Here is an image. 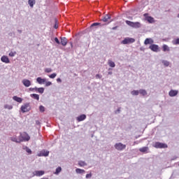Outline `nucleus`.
<instances>
[{
  "instance_id": "38",
  "label": "nucleus",
  "mask_w": 179,
  "mask_h": 179,
  "mask_svg": "<svg viewBox=\"0 0 179 179\" xmlns=\"http://www.w3.org/2000/svg\"><path fill=\"white\" fill-rule=\"evenodd\" d=\"M56 76H57V73H53L51 75H49V78H50V79H54L56 78Z\"/></svg>"
},
{
  "instance_id": "20",
  "label": "nucleus",
  "mask_w": 179,
  "mask_h": 179,
  "mask_svg": "<svg viewBox=\"0 0 179 179\" xmlns=\"http://www.w3.org/2000/svg\"><path fill=\"white\" fill-rule=\"evenodd\" d=\"M13 100H14V101H17V103H22L23 101V99H22L17 96H14L13 97Z\"/></svg>"
},
{
  "instance_id": "19",
  "label": "nucleus",
  "mask_w": 179,
  "mask_h": 179,
  "mask_svg": "<svg viewBox=\"0 0 179 179\" xmlns=\"http://www.w3.org/2000/svg\"><path fill=\"white\" fill-rule=\"evenodd\" d=\"M10 141H12V142H15V143H20V138L18 137H16V136H13V137L10 138Z\"/></svg>"
},
{
  "instance_id": "50",
  "label": "nucleus",
  "mask_w": 179,
  "mask_h": 179,
  "mask_svg": "<svg viewBox=\"0 0 179 179\" xmlns=\"http://www.w3.org/2000/svg\"><path fill=\"white\" fill-rule=\"evenodd\" d=\"M17 31H18V33H20V34H22V30L17 29Z\"/></svg>"
},
{
  "instance_id": "39",
  "label": "nucleus",
  "mask_w": 179,
  "mask_h": 179,
  "mask_svg": "<svg viewBox=\"0 0 179 179\" xmlns=\"http://www.w3.org/2000/svg\"><path fill=\"white\" fill-rule=\"evenodd\" d=\"M45 72H46V73H50L52 72V69L51 68H47L45 69Z\"/></svg>"
},
{
  "instance_id": "36",
  "label": "nucleus",
  "mask_w": 179,
  "mask_h": 179,
  "mask_svg": "<svg viewBox=\"0 0 179 179\" xmlns=\"http://www.w3.org/2000/svg\"><path fill=\"white\" fill-rule=\"evenodd\" d=\"M39 110L41 113H44V111H45V108L43 106H40Z\"/></svg>"
},
{
  "instance_id": "26",
  "label": "nucleus",
  "mask_w": 179,
  "mask_h": 179,
  "mask_svg": "<svg viewBox=\"0 0 179 179\" xmlns=\"http://www.w3.org/2000/svg\"><path fill=\"white\" fill-rule=\"evenodd\" d=\"M172 44L173 45H179V38L173 39Z\"/></svg>"
},
{
  "instance_id": "49",
  "label": "nucleus",
  "mask_w": 179,
  "mask_h": 179,
  "mask_svg": "<svg viewBox=\"0 0 179 179\" xmlns=\"http://www.w3.org/2000/svg\"><path fill=\"white\" fill-rule=\"evenodd\" d=\"M54 27H55V29H58V26H57V24H55V26H54Z\"/></svg>"
},
{
  "instance_id": "3",
  "label": "nucleus",
  "mask_w": 179,
  "mask_h": 179,
  "mask_svg": "<svg viewBox=\"0 0 179 179\" xmlns=\"http://www.w3.org/2000/svg\"><path fill=\"white\" fill-rule=\"evenodd\" d=\"M20 110L22 113H29V111H30V110H31V106H30V103H24L21 106Z\"/></svg>"
},
{
  "instance_id": "28",
  "label": "nucleus",
  "mask_w": 179,
  "mask_h": 179,
  "mask_svg": "<svg viewBox=\"0 0 179 179\" xmlns=\"http://www.w3.org/2000/svg\"><path fill=\"white\" fill-rule=\"evenodd\" d=\"M78 166L80 167H85V166H87V164L85 161H79Z\"/></svg>"
},
{
  "instance_id": "42",
  "label": "nucleus",
  "mask_w": 179,
  "mask_h": 179,
  "mask_svg": "<svg viewBox=\"0 0 179 179\" xmlns=\"http://www.w3.org/2000/svg\"><path fill=\"white\" fill-rule=\"evenodd\" d=\"M55 43H57V44H61V42H59V40L58 39V38H55Z\"/></svg>"
},
{
  "instance_id": "47",
  "label": "nucleus",
  "mask_w": 179,
  "mask_h": 179,
  "mask_svg": "<svg viewBox=\"0 0 179 179\" xmlns=\"http://www.w3.org/2000/svg\"><path fill=\"white\" fill-rule=\"evenodd\" d=\"M178 158L177 156H174L173 158H171V160H176Z\"/></svg>"
},
{
  "instance_id": "12",
  "label": "nucleus",
  "mask_w": 179,
  "mask_h": 179,
  "mask_svg": "<svg viewBox=\"0 0 179 179\" xmlns=\"http://www.w3.org/2000/svg\"><path fill=\"white\" fill-rule=\"evenodd\" d=\"M22 83L25 87H30V86H31V82L27 79L22 80Z\"/></svg>"
},
{
  "instance_id": "30",
  "label": "nucleus",
  "mask_w": 179,
  "mask_h": 179,
  "mask_svg": "<svg viewBox=\"0 0 179 179\" xmlns=\"http://www.w3.org/2000/svg\"><path fill=\"white\" fill-rule=\"evenodd\" d=\"M111 19V16H110L109 15H105V17L102 19V22H108V20Z\"/></svg>"
},
{
  "instance_id": "22",
  "label": "nucleus",
  "mask_w": 179,
  "mask_h": 179,
  "mask_svg": "<svg viewBox=\"0 0 179 179\" xmlns=\"http://www.w3.org/2000/svg\"><path fill=\"white\" fill-rule=\"evenodd\" d=\"M30 97H31L32 99H34V100H37L38 101V100H40V95L37 94H30Z\"/></svg>"
},
{
  "instance_id": "35",
  "label": "nucleus",
  "mask_w": 179,
  "mask_h": 179,
  "mask_svg": "<svg viewBox=\"0 0 179 179\" xmlns=\"http://www.w3.org/2000/svg\"><path fill=\"white\" fill-rule=\"evenodd\" d=\"M60 171H62V168H61V166H59L56 169L55 174H59Z\"/></svg>"
},
{
  "instance_id": "34",
  "label": "nucleus",
  "mask_w": 179,
  "mask_h": 179,
  "mask_svg": "<svg viewBox=\"0 0 179 179\" xmlns=\"http://www.w3.org/2000/svg\"><path fill=\"white\" fill-rule=\"evenodd\" d=\"M163 65H164V66L167 67L170 65V62L167 61V60H162V61Z\"/></svg>"
},
{
  "instance_id": "52",
  "label": "nucleus",
  "mask_w": 179,
  "mask_h": 179,
  "mask_svg": "<svg viewBox=\"0 0 179 179\" xmlns=\"http://www.w3.org/2000/svg\"><path fill=\"white\" fill-rule=\"evenodd\" d=\"M36 124H37V125H38V124H40V122L36 121Z\"/></svg>"
},
{
  "instance_id": "8",
  "label": "nucleus",
  "mask_w": 179,
  "mask_h": 179,
  "mask_svg": "<svg viewBox=\"0 0 179 179\" xmlns=\"http://www.w3.org/2000/svg\"><path fill=\"white\" fill-rule=\"evenodd\" d=\"M149 49L153 51V52H159L160 51V48L157 44H152L149 46Z\"/></svg>"
},
{
  "instance_id": "43",
  "label": "nucleus",
  "mask_w": 179,
  "mask_h": 179,
  "mask_svg": "<svg viewBox=\"0 0 179 179\" xmlns=\"http://www.w3.org/2000/svg\"><path fill=\"white\" fill-rule=\"evenodd\" d=\"M120 113H121V108H117V110L115 111V114H120Z\"/></svg>"
},
{
  "instance_id": "31",
  "label": "nucleus",
  "mask_w": 179,
  "mask_h": 179,
  "mask_svg": "<svg viewBox=\"0 0 179 179\" xmlns=\"http://www.w3.org/2000/svg\"><path fill=\"white\" fill-rule=\"evenodd\" d=\"M3 107L6 110H12L13 108V106L9 104H5Z\"/></svg>"
},
{
  "instance_id": "18",
  "label": "nucleus",
  "mask_w": 179,
  "mask_h": 179,
  "mask_svg": "<svg viewBox=\"0 0 179 179\" xmlns=\"http://www.w3.org/2000/svg\"><path fill=\"white\" fill-rule=\"evenodd\" d=\"M60 43L62 44V45H63V47H65V45L68 44V39H66V38L65 37H62Z\"/></svg>"
},
{
  "instance_id": "9",
  "label": "nucleus",
  "mask_w": 179,
  "mask_h": 179,
  "mask_svg": "<svg viewBox=\"0 0 179 179\" xmlns=\"http://www.w3.org/2000/svg\"><path fill=\"white\" fill-rule=\"evenodd\" d=\"M29 90H31V92H34V90H35V92H38V93H40L41 94H43V93H44V87H35L34 88H30Z\"/></svg>"
},
{
  "instance_id": "11",
  "label": "nucleus",
  "mask_w": 179,
  "mask_h": 179,
  "mask_svg": "<svg viewBox=\"0 0 179 179\" xmlns=\"http://www.w3.org/2000/svg\"><path fill=\"white\" fill-rule=\"evenodd\" d=\"M45 173L44 171H35L33 172V174L36 177H41V176H44Z\"/></svg>"
},
{
  "instance_id": "1",
  "label": "nucleus",
  "mask_w": 179,
  "mask_h": 179,
  "mask_svg": "<svg viewBox=\"0 0 179 179\" xmlns=\"http://www.w3.org/2000/svg\"><path fill=\"white\" fill-rule=\"evenodd\" d=\"M125 23L130 27H133V29H141L142 27V24L139 22H134L129 20H126Z\"/></svg>"
},
{
  "instance_id": "16",
  "label": "nucleus",
  "mask_w": 179,
  "mask_h": 179,
  "mask_svg": "<svg viewBox=\"0 0 179 179\" xmlns=\"http://www.w3.org/2000/svg\"><path fill=\"white\" fill-rule=\"evenodd\" d=\"M153 43H155V41H153L151 38H145V41H144V44L145 45H148V44H153Z\"/></svg>"
},
{
  "instance_id": "27",
  "label": "nucleus",
  "mask_w": 179,
  "mask_h": 179,
  "mask_svg": "<svg viewBox=\"0 0 179 179\" xmlns=\"http://www.w3.org/2000/svg\"><path fill=\"white\" fill-rule=\"evenodd\" d=\"M139 94H141L142 96H147L148 95V92L145 90H139Z\"/></svg>"
},
{
  "instance_id": "14",
  "label": "nucleus",
  "mask_w": 179,
  "mask_h": 179,
  "mask_svg": "<svg viewBox=\"0 0 179 179\" xmlns=\"http://www.w3.org/2000/svg\"><path fill=\"white\" fill-rule=\"evenodd\" d=\"M47 81L46 78H41V77H38L36 78V82L39 84V85H44V83H45V82Z\"/></svg>"
},
{
  "instance_id": "46",
  "label": "nucleus",
  "mask_w": 179,
  "mask_h": 179,
  "mask_svg": "<svg viewBox=\"0 0 179 179\" xmlns=\"http://www.w3.org/2000/svg\"><path fill=\"white\" fill-rule=\"evenodd\" d=\"M57 83H61L62 82V80H61V78H57Z\"/></svg>"
},
{
  "instance_id": "32",
  "label": "nucleus",
  "mask_w": 179,
  "mask_h": 179,
  "mask_svg": "<svg viewBox=\"0 0 179 179\" xmlns=\"http://www.w3.org/2000/svg\"><path fill=\"white\" fill-rule=\"evenodd\" d=\"M131 94L132 96H138L139 95V90H133L131 92Z\"/></svg>"
},
{
  "instance_id": "51",
  "label": "nucleus",
  "mask_w": 179,
  "mask_h": 179,
  "mask_svg": "<svg viewBox=\"0 0 179 179\" xmlns=\"http://www.w3.org/2000/svg\"><path fill=\"white\" fill-rule=\"evenodd\" d=\"M108 75H113V72L109 71V72L108 73Z\"/></svg>"
},
{
  "instance_id": "10",
  "label": "nucleus",
  "mask_w": 179,
  "mask_h": 179,
  "mask_svg": "<svg viewBox=\"0 0 179 179\" xmlns=\"http://www.w3.org/2000/svg\"><path fill=\"white\" fill-rule=\"evenodd\" d=\"M178 94V90H171L169 92V96L170 97H176Z\"/></svg>"
},
{
  "instance_id": "44",
  "label": "nucleus",
  "mask_w": 179,
  "mask_h": 179,
  "mask_svg": "<svg viewBox=\"0 0 179 179\" xmlns=\"http://www.w3.org/2000/svg\"><path fill=\"white\" fill-rule=\"evenodd\" d=\"M86 178H92V173H88L86 175Z\"/></svg>"
},
{
  "instance_id": "40",
  "label": "nucleus",
  "mask_w": 179,
  "mask_h": 179,
  "mask_svg": "<svg viewBox=\"0 0 179 179\" xmlns=\"http://www.w3.org/2000/svg\"><path fill=\"white\" fill-rule=\"evenodd\" d=\"M45 83L46 87H48V86H51V85H52V83H51L50 81H45Z\"/></svg>"
},
{
  "instance_id": "13",
  "label": "nucleus",
  "mask_w": 179,
  "mask_h": 179,
  "mask_svg": "<svg viewBox=\"0 0 179 179\" xmlns=\"http://www.w3.org/2000/svg\"><path fill=\"white\" fill-rule=\"evenodd\" d=\"M1 62H3L4 64H9L10 62V60H9V57L6 55H3L1 57Z\"/></svg>"
},
{
  "instance_id": "17",
  "label": "nucleus",
  "mask_w": 179,
  "mask_h": 179,
  "mask_svg": "<svg viewBox=\"0 0 179 179\" xmlns=\"http://www.w3.org/2000/svg\"><path fill=\"white\" fill-rule=\"evenodd\" d=\"M76 120L77 121H78V122L85 121V120H86V115L85 114L80 115V116L77 117Z\"/></svg>"
},
{
  "instance_id": "7",
  "label": "nucleus",
  "mask_w": 179,
  "mask_h": 179,
  "mask_svg": "<svg viewBox=\"0 0 179 179\" xmlns=\"http://www.w3.org/2000/svg\"><path fill=\"white\" fill-rule=\"evenodd\" d=\"M50 155V151L45 150H42L40 152L37 154L38 157H47Z\"/></svg>"
},
{
  "instance_id": "6",
  "label": "nucleus",
  "mask_w": 179,
  "mask_h": 179,
  "mask_svg": "<svg viewBox=\"0 0 179 179\" xmlns=\"http://www.w3.org/2000/svg\"><path fill=\"white\" fill-rule=\"evenodd\" d=\"M135 41V38L127 37L123 41H122V44H132Z\"/></svg>"
},
{
  "instance_id": "2",
  "label": "nucleus",
  "mask_w": 179,
  "mask_h": 179,
  "mask_svg": "<svg viewBox=\"0 0 179 179\" xmlns=\"http://www.w3.org/2000/svg\"><path fill=\"white\" fill-rule=\"evenodd\" d=\"M20 142H29L30 141V136L26 132L20 133L19 136Z\"/></svg>"
},
{
  "instance_id": "24",
  "label": "nucleus",
  "mask_w": 179,
  "mask_h": 179,
  "mask_svg": "<svg viewBox=\"0 0 179 179\" xmlns=\"http://www.w3.org/2000/svg\"><path fill=\"white\" fill-rule=\"evenodd\" d=\"M76 173L77 174H83L85 173V169H81L78 168L76 169Z\"/></svg>"
},
{
  "instance_id": "41",
  "label": "nucleus",
  "mask_w": 179,
  "mask_h": 179,
  "mask_svg": "<svg viewBox=\"0 0 179 179\" xmlns=\"http://www.w3.org/2000/svg\"><path fill=\"white\" fill-rule=\"evenodd\" d=\"M96 26H100V23L99 22H94L92 24H91V27H94Z\"/></svg>"
},
{
  "instance_id": "48",
  "label": "nucleus",
  "mask_w": 179,
  "mask_h": 179,
  "mask_svg": "<svg viewBox=\"0 0 179 179\" xmlns=\"http://www.w3.org/2000/svg\"><path fill=\"white\" fill-rule=\"evenodd\" d=\"M117 27H114L112 28V30H117Z\"/></svg>"
},
{
  "instance_id": "15",
  "label": "nucleus",
  "mask_w": 179,
  "mask_h": 179,
  "mask_svg": "<svg viewBox=\"0 0 179 179\" xmlns=\"http://www.w3.org/2000/svg\"><path fill=\"white\" fill-rule=\"evenodd\" d=\"M144 16H145L146 20L148 22V23H154L155 22V19L152 17H151V16L146 17V16H148V14H144Z\"/></svg>"
},
{
  "instance_id": "29",
  "label": "nucleus",
  "mask_w": 179,
  "mask_h": 179,
  "mask_svg": "<svg viewBox=\"0 0 179 179\" xmlns=\"http://www.w3.org/2000/svg\"><path fill=\"white\" fill-rule=\"evenodd\" d=\"M108 64L109 65V66H110V68H115V63H114V62L111 60L108 61Z\"/></svg>"
},
{
  "instance_id": "55",
  "label": "nucleus",
  "mask_w": 179,
  "mask_h": 179,
  "mask_svg": "<svg viewBox=\"0 0 179 179\" xmlns=\"http://www.w3.org/2000/svg\"><path fill=\"white\" fill-rule=\"evenodd\" d=\"M135 143H136V141L134 142V145H135Z\"/></svg>"
},
{
  "instance_id": "4",
  "label": "nucleus",
  "mask_w": 179,
  "mask_h": 179,
  "mask_svg": "<svg viewBox=\"0 0 179 179\" xmlns=\"http://www.w3.org/2000/svg\"><path fill=\"white\" fill-rule=\"evenodd\" d=\"M115 149L116 150H119V152H122V150L127 148V145L125 144H122V143H117L114 145Z\"/></svg>"
},
{
  "instance_id": "5",
  "label": "nucleus",
  "mask_w": 179,
  "mask_h": 179,
  "mask_svg": "<svg viewBox=\"0 0 179 179\" xmlns=\"http://www.w3.org/2000/svg\"><path fill=\"white\" fill-rule=\"evenodd\" d=\"M155 148H156L157 149H166L168 148V146H167V144L166 143L156 142L155 143Z\"/></svg>"
},
{
  "instance_id": "23",
  "label": "nucleus",
  "mask_w": 179,
  "mask_h": 179,
  "mask_svg": "<svg viewBox=\"0 0 179 179\" xmlns=\"http://www.w3.org/2000/svg\"><path fill=\"white\" fill-rule=\"evenodd\" d=\"M28 4L31 8H33L36 5V0H28Z\"/></svg>"
},
{
  "instance_id": "45",
  "label": "nucleus",
  "mask_w": 179,
  "mask_h": 179,
  "mask_svg": "<svg viewBox=\"0 0 179 179\" xmlns=\"http://www.w3.org/2000/svg\"><path fill=\"white\" fill-rule=\"evenodd\" d=\"M96 79H101V76L100 74H96Z\"/></svg>"
},
{
  "instance_id": "21",
  "label": "nucleus",
  "mask_w": 179,
  "mask_h": 179,
  "mask_svg": "<svg viewBox=\"0 0 179 179\" xmlns=\"http://www.w3.org/2000/svg\"><path fill=\"white\" fill-rule=\"evenodd\" d=\"M162 50L164 51V52H170V47H169V45L164 44L162 45Z\"/></svg>"
},
{
  "instance_id": "53",
  "label": "nucleus",
  "mask_w": 179,
  "mask_h": 179,
  "mask_svg": "<svg viewBox=\"0 0 179 179\" xmlns=\"http://www.w3.org/2000/svg\"><path fill=\"white\" fill-rule=\"evenodd\" d=\"M70 45H71V47H73V43H72V42L70 43Z\"/></svg>"
},
{
  "instance_id": "25",
  "label": "nucleus",
  "mask_w": 179,
  "mask_h": 179,
  "mask_svg": "<svg viewBox=\"0 0 179 179\" xmlns=\"http://www.w3.org/2000/svg\"><path fill=\"white\" fill-rule=\"evenodd\" d=\"M149 150L148 147H143L141 148H139V152H141V153H145Z\"/></svg>"
},
{
  "instance_id": "33",
  "label": "nucleus",
  "mask_w": 179,
  "mask_h": 179,
  "mask_svg": "<svg viewBox=\"0 0 179 179\" xmlns=\"http://www.w3.org/2000/svg\"><path fill=\"white\" fill-rule=\"evenodd\" d=\"M24 150H26L27 153H29V155H31V150L29 148V147L25 146L23 147Z\"/></svg>"
},
{
  "instance_id": "37",
  "label": "nucleus",
  "mask_w": 179,
  "mask_h": 179,
  "mask_svg": "<svg viewBox=\"0 0 179 179\" xmlns=\"http://www.w3.org/2000/svg\"><path fill=\"white\" fill-rule=\"evenodd\" d=\"M9 57H15V55H16V51H11L10 52V53L8 54Z\"/></svg>"
},
{
  "instance_id": "54",
  "label": "nucleus",
  "mask_w": 179,
  "mask_h": 179,
  "mask_svg": "<svg viewBox=\"0 0 179 179\" xmlns=\"http://www.w3.org/2000/svg\"><path fill=\"white\" fill-rule=\"evenodd\" d=\"M177 17H178V19H179V13L178 14Z\"/></svg>"
}]
</instances>
